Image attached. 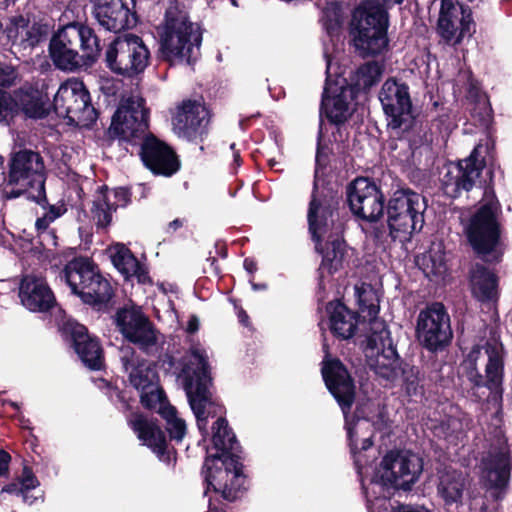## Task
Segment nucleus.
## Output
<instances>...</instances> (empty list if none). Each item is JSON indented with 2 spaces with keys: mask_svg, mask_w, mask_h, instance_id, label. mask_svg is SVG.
<instances>
[{
  "mask_svg": "<svg viewBox=\"0 0 512 512\" xmlns=\"http://www.w3.org/2000/svg\"><path fill=\"white\" fill-rule=\"evenodd\" d=\"M378 340L382 348L377 354L374 371L381 378L394 382L399 378L401 369L406 364V361L399 356L396 346L392 343L390 331L385 324H382L379 333H374L369 338V344L374 343L376 345Z\"/></svg>",
  "mask_w": 512,
  "mask_h": 512,
  "instance_id": "obj_26",
  "label": "nucleus"
},
{
  "mask_svg": "<svg viewBox=\"0 0 512 512\" xmlns=\"http://www.w3.org/2000/svg\"><path fill=\"white\" fill-rule=\"evenodd\" d=\"M5 185H7L5 183ZM28 194V196H31V194L36 193V190H33L31 187H21V186H5L4 194L6 199H16L24 194Z\"/></svg>",
  "mask_w": 512,
  "mask_h": 512,
  "instance_id": "obj_56",
  "label": "nucleus"
},
{
  "mask_svg": "<svg viewBox=\"0 0 512 512\" xmlns=\"http://www.w3.org/2000/svg\"><path fill=\"white\" fill-rule=\"evenodd\" d=\"M399 377L402 378V387L407 396L422 397L424 395V386L421 383L420 370L417 366L406 362Z\"/></svg>",
  "mask_w": 512,
  "mask_h": 512,
  "instance_id": "obj_39",
  "label": "nucleus"
},
{
  "mask_svg": "<svg viewBox=\"0 0 512 512\" xmlns=\"http://www.w3.org/2000/svg\"><path fill=\"white\" fill-rule=\"evenodd\" d=\"M52 107L59 117L81 123L83 126L93 125L98 118V111L92 105L90 92L84 83L78 80L68 81L59 86Z\"/></svg>",
  "mask_w": 512,
  "mask_h": 512,
  "instance_id": "obj_16",
  "label": "nucleus"
},
{
  "mask_svg": "<svg viewBox=\"0 0 512 512\" xmlns=\"http://www.w3.org/2000/svg\"><path fill=\"white\" fill-rule=\"evenodd\" d=\"M383 112L387 120V128H400L403 119L412 115V100L409 86L395 78L387 79L379 93Z\"/></svg>",
  "mask_w": 512,
  "mask_h": 512,
  "instance_id": "obj_23",
  "label": "nucleus"
},
{
  "mask_svg": "<svg viewBox=\"0 0 512 512\" xmlns=\"http://www.w3.org/2000/svg\"><path fill=\"white\" fill-rule=\"evenodd\" d=\"M203 29L192 22L186 11L177 6L165 12V23L160 38V58L174 65H194L201 56Z\"/></svg>",
  "mask_w": 512,
  "mask_h": 512,
  "instance_id": "obj_8",
  "label": "nucleus"
},
{
  "mask_svg": "<svg viewBox=\"0 0 512 512\" xmlns=\"http://www.w3.org/2000/svg\"><path fill=\"white\" fill-rule=\"evenodd\" d=\"M418 343L431 353L443 352L453 339L450 316L441 302H433L422 309L416 320Z\"/></svg>",
  "mask_w": 512,
  "mask_h": 512,
  "instance_id": "obj_15",
  "label": "nucleus"
},
{
  "mask_svg": "<svg viewBox=\"0 0 512 512\" xmlns=\"http://www.w3.org/2000/svg\"><path fill=\"white\" fill-rule=\"evenodd\" d=\"M151 54L143 39L132 33L116 37L106 48L105 66L115 75L136 79L150 64Z\"/></svg>",
  "mask_w": 512,
  "mask_h": 512,
  "instance_id": "obj_13",
  "label": "nucleus"
},
{
  "mask_svg": "<svg viewBox=\"0 0 512 512\" xmlns=\"http://www.w3.org/2000/svg\"><path fill=\"white\" fill-rule=\"evenodd\" d=\"M10 461H11V455L7 451L1 449L0 450V477L6 476L8 474Z\"/></svg>",
  "mask_w": 512,
  "mask_h": 512,
  "instance_id": "obj_60",
  "label": "nucleus"
},
{
  "mask_svg": "<svg viewBox=\"0 0 512 512\" xmlns=\"http://www.w3.org/2000/svg\"><path fill=\"white\" fill-rule=\"evenodd\" d=\"M17 117V105L14 93L0 89V124L11 125Z\"/></svg>",
  "mask_w": 512,
  "mask_h": 512,
  "instance_id": "obj_44",
  "label": "nucleus"
},
{
  "mask_svg": "<svg viewBox=\"0 0 512 512\" xmlns=\"http://www.w3.org/2000/svg\"><path fill=\"white\" fill-rule=\"evenodd\" d=\"M476 24L469 6L458 0H441L436 31L445 43L459 45L475 33Z\"/></svg>",
  "mask_w": 512,
  "mask_h": 512,
  "instance_id": "obj_19",
  "label": "nucleus"
},
{
  "mask_svg": "<svg viewBox=\"0 0 512 512\" xmlns=\"http://www.w3.org/2000/svg\"><path fill=\"white\" fill-rule=\"evenodd\" d=\"M471 293L481 303H496L499 300V278L484 264L476 263L469 276Z\"/></svg>",
  "mask_w": 512,
  "mask_h": 512,
  "instance_id": "obj_31",
  "label": "nucleus"
},
{
  "mask_svg": "<svg viewBox=\"0 0 512 512\" xmlns=\"http://www.w3.org/2000/svg\"><path fill=\"white\" fill-rule=\"evenodd\" d=\"M114 267L124 276L125 280L131 278V271L137 267L139 260L124 244H116L111 255Z\"/></svg>",
  "mask_w": 512,
  "mask_h": 512,
  "instance_id": "obj_40",
  "label": "nucleus"
},
{
  "mask_svg": "<svg viewBox=\"0 0 512 512\" xmlns=\"http://www.w3.org/2000/svg\"><path fill=\"white\" fill-rule=\"evenodd\" d=\"M100 39L87 23L72 21L60 25L49 42V56L62 71L75 72L93 65L101 53Z\"/></svg>",
  "mask_w": 512,
  "mask_h": 512,
  "instance_id": "obj_5",
  "label": "nucleus"
},
{
  "mask_svg": "<svg viewBox=\"0 0 512 512\" xmlns=\"http://www.w3.org/2000/svg\"><path fill=\"white\" fill-rule=\"evenodd\" d=\"M111 194L115 199L112 204L116 205V209L125 208L132 202V192L129 187H115L110 189Z\"/></svg>",
  "mask_w": 512,
  "mask_h": 512,
  "instance_id": "obj_49",
  "label": "nucleus"
},
{
  "mask_svg": "<svg viewBox=\"0 0 512 512\" xmlns=\"http://www.w3.org/2000/svg\"><path fill=\"white\" fill-rule=\"evenodd\" d=\"M361 419H366L364 407L358 404L353 413L349 411L348 422L358 424Z\"/></svg>",
  "mask_w": 512,
  "mask_h": 512,
  "instance_id": "obj_61",
  "label": "nucleus"
},
{
  "mask_svg": "<svg viewBox=\"0 0 512 512\" xmlns=\"http://www.w3.org/2000/svg\"><path fill=\"white\" fill-rule=\"evenodd\" d=\"M349 91L337 81L326 80L320 103V115H325L328 122L338 130L352 116L349 105Z\"/></svg>",
  "mask_w": 512,
  "mask_h": 512,
  "instance_id": "obj_25",
  "label": "nucleus"
},
{
  "mask_svg": "<svg viewBox=\"0 0 512 512\" xmlns=\"http://www.w3.org/2000/svg\"><path fill=\"white\" fill-rule=\"evenodd\" d=\"M120 361L126 372H130L142 364V360H140V358L137 356L134 348L129 346L121 348Z\"/></svg>",
  "mask_w": 512,
  "mask_h": 512,
  "instance_id": "obj_48",
  "label": "nucleus"
},
{
  "mask_svg": "<svg viewBox=\"0 0 512 512\" xmlns=\"http://www.w3.org/2000/svg\"><path fill=\"white\" fill-rule=\"evenodd\" d=\"M131 277H136L137 282L143 285H152V278L149 276L147 267L140 261L137 263V267H134L131 271Z\"/></svg>",
  "mask_w": 512,
  "mask_h": 512,
  "instance_id": "obj_55",
  "label": "nucleus"
},
{
  "mask_svg": "<svg viewBox=\"0 0 512 512\" xmlns=\"http://www.w3.org/2000/svg\"><path fill=\"white\" fill-rule=\"evenodd\" d=\"M199 319L196 315L190 316L188 322L186 331L189 334H195L199 330Z\"/></svg>",
  "mask_w": 512,
  "mask_h": 512,
  "instance_id": "obj_64",
  "label": "nucleus"
},
{
  "mask_svg": "<svg viewBox=\"0 0 512 512\" xmlns=\"http://www.w3.org/2000/svg\"><path fill=\"white\" fill-rule=\"evenodd\" d=\"M181 376L189 405L196 417L197 427L205 438L208 435V418L226 419L225 407L213 399L210 388L213 385L211 367L204 350L191 348L184 363Z\"/></svg>",
  "mask_w": 512,
  "mask_h": 512,
  "instance_id": "obj_6",
  "label": "nucleus"
},
{
  "mask_svg": "<svg viewBox=\"0 0 512 512\" xmlns=\"http://www.w3.org/2000/svg\"><path fill=\"white\" fill-rule=\"evenodd\" d=\"M392 512H432L423 506L399 505L392 509Z\"/></svg>",
  "mask_w": 512,
  "mask_h": 512,
  "instance_id": "obj_62",
  "label": "nucleus"
},
{
  "mask_svg": "<svg viewBox=\"0 0 512 512\" xmlns=\"http://www.w3.org/2000/svg\"><path fill=\"white\" fill-rule=\"evenodd\" d=\"M423 471V461L408 450L392 449L382 457L379 482L387 491H409Z\"/></svg>",
  "mask_w": 512,
  "mask_h": 512,
  "instance_id": "obj_14",
  "label": "nucleus"
},
{
  "mask_svg": "<svg viewBox=\"0 0 512 512\" xmlns=\"http://www.w3.org/2000/svg\"><path fill=\"white\" fill-rule=\"evenodd\" d=\"M1 493L15 494L21 495L23 497V501L28 504H33L36 500V497H31L24 492L20 482H11L3 486L1 489Z\"/></svg>",
  "mask_w": 512,
  "mask_h": 512,
  "instance_id": "obj_53",
  "label": "nucleus"
},
{
  "mask_svg": "<svg viewBox=\"0 0 512 512\" xmlns=\"http://www.w3.org/2000/svg\"><path fill=\"white\" fill-rule=\"evenodd\" d=\"M49 218L50 217H47L44 214L42 217L36 219L35 228L39 233L44 232L52 223V221Z\"/></svg>",
  "mask_w": 512,
  "mask_h": 512,
  "instance_id": "obj_63",
  "label": "nucleus"
},
{
  "mask_svg": "<svg viewBox=\"0 0 512 512\" xmlns=\"http://www.w3.org/2000/svg\"><path fill=\"white\" fill-rule=\"evenodd\" d=\"M427 208L425 197L412 188L399 186L392 192L386 203V222L389 236L402 244L410 242L425 224Z\"/></svg>",
  "mask_w": 512,
  "mask_h": 512,
  "instance_id": "obj_10",
  "label": "nucleus"
},
{
  "mask_svg": "<svg viewBox=\"0 0 512 512\" xmlns=\"http://www.w3.org/2000/svg\"><path fill=\"white\" fill-rule=\"evenodd\" d=\"M101 381L104 384L102 388L106 390L105 394L108 396L110 401H112L113 403H121L124 411H128L131 409L129 401L126 397V392L124 390H121L120 388H118L117 386L113 385L111 382L105 379H102Z\"/></svg>",
  "mask_w": 512,
  "mask_h": 512,
  "instance_id": "obj_47",
  "label": "nucleus"
},
{
  "mask_svg": "<svg viewBox=\"0 0 512 512\" xmlns=\"http://www.w3.org/2000/svg\"><path fill=\"white\" fill-rule=\"evenodd\" d=\"M321 21L328 33L338 30L341 26L340 8L336 4L326 7L322 11Z\"/></svg>",
  "mask_w": 512,
  "mask_h": 512,
  "instance_id": "obj_46",
  "label": "nucleus"
},
{
  "mask_svg": "<svg viewBox=\"0 0 512 512\" xmlns=\"http://www.w3.org/2000/svg\"><path fill=\"white\" fill-rule=\"evenodd\" d=\"M117 211L116 205L110 199V188L103 184L96 190L92 202L91 214L97 229H107L113 220V213Z\"/></svg>",
  "mask_w": 512,
  "mask_h": 512,
  "instance_id": "obj_34",
  "label": "nucleus"
},
{
  "mask_svg": "<svg viewBox=\"0 0 512 512\" xmlns=\"http://www.w3.org/2000/svg\"><path fill=\"white\" fill-rule=\"evenodd\" d=\"M483 470L491 488L502 489L510 479L511 459L508 451L497 450L482 459Z\"/></svg>",
  "mask_w": 512,
  "mask_h": 512,
  "instance_id": "obj_32",
  "label": "nucleus"
},
{
  "mask_svg": "<svg viewBox=\"0 0 512 512\" xmlns=\"http://www.w3.org/2000/svg\"><path fill=\"white\" fill-rule=\"evenodd\" d=\"M17 77L18 72L12 65L0 61V87H11Z\"/></svg>",
  "mask_w": 512,
  "mask_h": 512,
  "instance_id": "obj_51",
  "label": "nucleus"
},
{
  "mask_svg": "<svg viewBox=\"0 0 512 512\" xmlns=\"http://www.w3.org/2000/svg\"><path fill=\"white\" fill-rule=\"evenodd\" d=\"M43 209H47L48 211L45 213V215L47 217H50L49 219L53 222L55 221L57 218L61 217L62 215H64L67 211V208L65 206V204H61L59 206H56V205H51L48 203V205H46L45 207H42Z\"/></svg>",
  "mask_w": 512,
  "mask_h": 512,
  "instance_id": "obj_58",
  "label": "nucleus"
},
{
  "mask_svg": "<svg viewBox=\"0 0 512 512\" xmlns=\"http://www.w3.org/2000/svg\"><path fill=\"white\" fill-rule=\"evenodd\" d=\"M61 280L71 288L81 301L94 310L106 311L114 297V289L98 266L88 257H75L60 272Z\"/></svg>",
  "mask_w": 512,
  "mask_h": 512,
  "instance_id": "obj_9",
  "label": "nucleus"
},
{
  "mask_svg": "<svg viewBox=\"0 0 512 512\" xmlns=\"http://www.w3.org/2000/svg\"><path fill=\"white\" fill-rule=\"evenodd\" d=\"M344 420H345V428L347 430V440L348 445L350 447V451L352 454L359 453L358 445H357V432H356V426L357 424H354L353 422H348L349 412L346 414H343Z\"/></svg>",
  "mask_w": 512,
  "mask_h": 512,
  "instance_id": "obj_52",
  "label": "nucleus"
},
{
  "mask_svg": "<svg viewBox=\"0 0 512 512\" xmlns=\"http://www.w3.org/2000/svg\"><path fill=\"white\" fill-rule=\"evenodd\" d=\"M209 110L197 100H184L177 108L172 124L176 134L191 142L203 141L208 134Z\"/></svg>",
  "mask_w": 512,
  "mask_h": 512,
  "instance_id": "obj_22",
  "label": "nucleus"
},
{
  "mask_svg": "<svg viewBox=\"0 0 512 512\" xmlns=\"http://www.w3.org/2000/svg\"><path fill=\"white\" fill-rule=\"evenodd\" d=\"M29 20L24 18L23 15L12 16L9 18V23L3 27L4 34V46L11 44H19L20 37L22 36L24 29L27 28Z\"/></svg>",
  "mask_w": 512,
  "mask_h": 512,
  "instance_id": "obj_43",
  "label": "nucleus"
},
{
  "mask_svg": "<svg viewBox=\"0 0 512 512\" xmlns=\"http://www.w3.org/2000/svg\"><path fill=\"white\" fill-rule=\"evenodd\" d=\"M400 128H388L398 140H406L412 152L432 142L428 124L411 115Z\"/></svg>",
  "mask_w": 512,
  "mask_h": 512,
  "instance_id": "obj_33",
  "label": "nucleus"
},
{
  "mask_svg": "<svg viewBox=\"0 0 512 512\" xmlns=\"http://www.w3.org/2000/svg\"><path fill=\"white\" fill-rule=\"evenodd\" d=\"M127 423L142 444L151 449L160 461L167 464L171 461L172 453L176 454V450L174 447L169 448L166 432L169 440L176 444L182 442L187 433L186 423L181 418L165 423L163 430L157 418H148L143 413L132 412Z\"/></svg>",
  "mask_w": 512,
  "mask_h": 512,
  "instance_id": "obj_11",
  "label": "nucleus"
},
{
  "mask_svg": "<svg viewBox=\"0 0 512 512\" xmlns=\"http://www.w3.org/2000/svg\"><path fill=\"white\" fill-rule=\"evenodd\" d=\"M485 372V387L491 392L495 401H501L504 392L502 386L504 378V361L502 356L495 349L489 353Z\"/></svg>",
  "mask_w": 512,
  "mask_h": 512,
  "instance_id": "obj_36",
  "label": "nucleus"
},
{
  "mask_svg": "<svg viewBox=\"0 0 512 512\" xmlns=\"http://www.w3.org/2000/svg\"><path fill=\"white\" fill-rule=\"evenodd\" d=\"M214 454H207L202 465L204 495L215 493V500L234 502L247 490L243 472V449L227 419L219 418L212 425Z\"/></svg>",
  "mask_w": 512,
  "mask_h": 512,
  "instance_id": "obj_3",
  "label": "nucleus"
},
{
  "mask_svg": "<svg viewBox=\"0 0 512 512\" xmlns=\"http://www.w3.org/2000/svg\"><path fill=\"white\" fill-rule=\"evenodd\" d=\"M148 129L149 111L138 104L137 107L116 110L108 135L111 139H118L119 145L131 155L137 150L143 165L154 175L171 177L179 171L180 160L168 143Z\"/></svg>",
  "mask_w": 512,
  "mask_h": 512,
  "instance_id": "obj_2",
  "label": "nucleus"
},
{
  "mask_svg": "<svg viewBox=\"0 0 512 512\" xmlns=\"http://www.w3.org/2000/svg\"><path fill=\"white\" fill-rule=\"evenodd\" d=\"M308 230L315 250L322 256L318 268V289L325 290L324 278L343 268L347 256V244L343 237L345 223L339 218L337 203L318 196V184L314 181L307 213Z\"/></svg>",
  "mask_w": 512,
  "mask_h": 512,
  "instance_id": "obj_4",
  "label": "nucleus"
},
{
  "mask_svg": "<svg viewBox=\"0 0 512 512\" xmlns=\"http://www.w3.org/2000/svg\"><path fill=\"white\" fill-rule=\"evenodd\" d=\"M114 324L127 342L144 353H150L158 344L159 331L140 306L120 307L115 313Z\"/></svg>",
  "mask_w": 512,
  "mask_h": 512,
  "instance_id": "obj_17",
  "label": "nucleus"
},
{
  "mask_svg": "<svg viewBox=\"0 0 512 512\" xmlns=\"http://www.w3.org/2000/svg\"><path fill=\"white\" fill-rule=\"evenodd\" d=\"M475 99L474 108L471 111V116L478 120L481 126L487 127L492 120V107L486 94H481L479 91L475 93L470 92Z\"/></svg>",
  "mask_w": 512,
  "mask_h": 512,
  "instance_id": "obj_42",
  "label": "nucleus"
},
{
  "mask_svg": "<svg viewBox=\"0 0 512 512\" xmlns=\"http://www.w3.org/2000/svg\"><path fill=\"white\" fill-rule=\"evenodd\" d=\"M63 339L75 350L81 361L91 370L103 366V349L99 339L91 336L88 329L76 320L67 319L59 328Z\"/></svg>",
  "mask_w": 512,
  "mask_h": 512,
  "instance_id": "obj_21",
  "label": "nucleus"
},
{
  "mask_svg": "<svg viewBox=\"0 0 512 512\" xmlns=\"http://www.w3.org/2000/svg\"><path fill=\"white\" fill-rule=\"evenodd\" d=\"M166 399L165 392L159 385L155 389L140 392V403L147 410H156L161 404H165Z\"/></svg>",
  "mask_w": 512,
  "mask_h": 512,
  "instance_id": "obj_45",
  "label": "nucleus"
},
{
  "mask_svg": "<svg viewBox=\"0 0 512 512\" xmlns=\"http://www.w3.org/2000/svg\"><path fill=\"white\" fill-rule=\"evenodd\" d=\"M329 148L327 146L321 145L320 141L317 144V150H316V156H315V166H316V172L318 169H325L329 162Z\"/></svg>",
  "mask_w": 512,
  "mask_h": 512,
  "instance_id": "obj_54",
  "label": "nucleus"
},
{
  "mask_svg": "<svg viewBox=\"0 0 512 512\" xmlns=\"http://www.w3.org/2000/svg\"><path fill=\"white\" fill-rule=\"evenodd\" d=\"M17 116L22 113L27 119H44L50 114L49 98L36 84L24 83L14 90Z\"/></svg>",
  "mask_w": 512,
  "mask_h": 512,
  "instance_id": "obj_28",
  "label": "nucleus"
},
{
  "mask_svg": "<svg viewBox=\"0 0 512 512\" xmlns=\"http://www.w3.org/2000/svg\"><path fill=\"white\" fill-rule=\"evenodd\" d=\"M164 402H165V404H161L157 408V412L165 420V423H168L170 421H173L174 419L179 418L176 407L172 406L168 402V399H166V401H164Z\"/></svg>",
  "mask_w": 512,
  "mask_h": 512,
  "instance_id": "obj_57",
  "label": "nucleus"
},
{
  "mask_svg": "<svg viewBox=\"0 0 512 512\" xmlns=\"http://www.w3.org/2000/svg\"><path fill=\"white\" fill-rule=\"evenodd\" d=\"M355 296L358 304L359 312L366 315L371 321L373 326H381L384 322L377 321V315L379 313V298L377 291L371 284L361 283L355 286Z\"/></svg>",
  "mask_w": 512,
  "mask_h": 512,
  "instance_id": "obj_37",
  "label": "nucleus"
},
{
  "mask_svg": "<svg viewBox=\"0 0 512 512\" xmlns=\"http://www.w3.org/2000/svg\"><path fill=\"white\" fill-rule=\"evenodd\" d=\"M329 315V330L338 340H349L358 331L360 314L348 308L341 300L330 301L326 305Z\"/></svg>",
  "mask_w": 512,
  "mask_h": 512,
  "instance_id": "obj_29",
  "label": "nucleus"
},
{
  "mask_svg": "<svg viewBox=\"0 0 512 512\" xmlns=\"http://www.w3.org/2000/svg\"><path fill=\"white\" fill-rule=\"evenodd\" d=\"M19 482L24 492L27 493V495H29L30 490L35 489L40 484L32 468L27 465L23 467L21 477L19 478Z\"/></svg>",
  "mask_w": 512,
  "mask_h": 512,
  "instance_id": "obj_50",
  "label": "nucleus"
},
{
  "mask_svg": "<svg viewBox=\"0 0 512 512\" xmlns=\"http://www.w3.org/2000/svg\"><path fill=\"white\" fill-rule=\"evenodd\" d=\"M129 381L131 385L142 392L147 389H155L159 385V377L154 368L142 360V364L129 372Z\"/></svg>",
  "mask_w": 512,
  "mask_h": 512,
  "instance_id": "obj_38",
  "label": "nucleus"
},
{
  "mask_svg": "<svg viewBox=\"0 0 512 512\" xmlns=\"http://www.w3.org/2000/svg\"><path fill=\"white\" fill-rule=\"evenodd\" d=\"M465 481L461 473H445L440 476L437 491L446 506L462 505Z\"/></svg>",
  "mask_w": 512,
  "mask_h": 512,
  "instance_id": "obj_35",
  "label": "nucleus"
},
{
  "mask_svg": "<svg viewBox=\"0 0 512 512\" xmlns=\"http://www.w3.org/2000/svg\"><path fill=\"white\" fill-rule=\"evenodd\" d=\"M346 197L352 214L368 223H375L386 209L385 196L372 178L356 177L346 186Z\"/></svg>",
  "mask_w": 512,
  "mask_h": 512,
  "instance_id": "obj_18",
  "label": "nucleus"
},
{
  "mask_svg": "<svg viewBox=\"0 0 512 512\" xmlns=\"http://www.w3.org/2000/svg\"><path fill=\"white\" fill-rule=\"evenodd\" d=\"M46 179L45 162L39 152L23 148L10 154L5 183L7 186L31 187L36 190L27 199L40 207L48 205Z\"/></svg>",
  "mask_w": 512,
  "mask_h": 512,
  "instance_id": "obj_12",
  "label": "nucleus"
},
{
  "mask_svg": "<svg viewBox=\"0 0 512 512\" xmlns=\"http://www.w3.org/2000/svg\"><path fill=\"white\" fill-rule=\"evenodd\" d=\"M390 14L377 0H365L354 8L349 35L354 52L362 59L375 58L389 50Z\"/></svg>",
  "mask_w": 512,
  "mask_h": 512,
  "instance_id": "obj_7",
  "label": "nucleus"
},
{
  "mask_svg": "<svg viewBox=\"0 0 512 512\" xmlns=\"http://www.w3.org/2000/svg\"><path fill=\"white\" fill-rule=\"evenodd\" d=\"M482 145H476L468 157L459 159L444 174L442 189L452 199L468 194L479 182L482 199L476 209L463 224V233L474 255L488 264L503 261L505 247L502 240V205L495 192V173L488 168L486 177L479 180L486 168V158L482 155Z\"/></svg>",
  "mask_w": 512,
  "mask_h": 512,
  "instance_id": "obj_1",
  "label": "nucleus"
},
{
  "mask_svg": "<svg viewBox=\"0 0 512 512\" xmlns=\"http://www.w3.org/2000/svg\"><path fill=\"white\" fill-rule=\"evenodd\" d=\"M48 35V25L34 22L31 26L27 24V28L19 40V46L23 49L35 48L41 42L45 41Z\"/></svg>",
  "mask_w": 512,
  "mask_h": 512,
  "instance_id": "obj_41",
  "label": "nucleus"
},
{
  "mask_svg": "<svg viewBox=\"0 0 512 512\" xmlns=\"http://www.w3.org/2000/svg\"><path fill=\"white\" fill-rule=\"evenodd\" d=\"M19 298L31 312L45 313L56 305L51 288L42 277L25 275L19 285Z\"/></svg>",
  "mask_w": 512,
  "mask_h": 512,
  "instance_id": "obj_27",
  "label": "nucleus"
},
{
  "mask_svg": "<svg viewBox=\"0 0 512 512\" xmlns=\"http://www.w3.org/2000/svg\"><path fill=\"white\" fill-rule=\"evenodd\" d=\"M92 15L101 28L115 34L133 28L137 14L125 0H90Z\"/></svg>",
  "mask_w": 512,
  "mask_h": 512,
  "instance_id": "obj_24",
  "label": "nucleus"
},
{
  "mask_svg": "<svg viewBox=\"0 0 512 512\" xmlns=\"http://www.w3.org/2000/svg\"><path fill=\"white\" fill-rule=\"evenodd\" d=\"M321 375L329 393L343 414L352 409L356 399V384L348 368L339 358L324 359Z\"/></svg>",
  "mask_w": 512,
  "mask_h": 512,
  "instance_id": "obj_20",
  "label": "nucleus"
},
{
  "mask_svg": "<svg viewBox=\"0 0 512 512\" xmlns=\"http://www.w3.org/2000/svg\"><path fill=\"white\" fill-rule=\"evenodd\" d=\"M233 303L234 309L236 310L238 321L244 326L249 327L251 325L250 317L247 312L242 308L239 304V301L236 299H231Z\"/></svg>",
  "mask_w": 512,
  "mask_h": 512,
  "instance_id": "obj_59",
  "label": "nucleus"
},
{
  "mask_svg": "<svg viewBox=\"0 0 512 512\" xmlns=\"http://www.w3.org/2000/svg\"><path fill=\"white\" fill-rule=\"evenodd\" d=\"M383 72V65L377 61L364 62L352 71L342 84L349 91L350 100L355 101L359 95L369 94L381 81Z\"/></svg>",
  "mask_w": 512,
  "mask_h": 512,
  "instance_id": "obj_30",
  "label": "nucleus"
}]
</instances>
